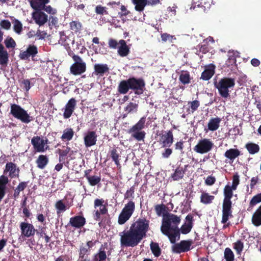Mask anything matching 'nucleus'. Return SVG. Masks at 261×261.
Wrapping results in <instances>:
<instances>
[{
	"label": "nucleus",
	"instance_id": "obj_1",
	"mask_svg": "<svg viewBox=\"0 0 261 261\" xmlns=\"http://www.w3.org/2000/svg\"><path fill=\"white\" fill-rule=\"evenodd\" d=\"M181 221L180 217L173 214H169L163 218L161 231L168 237L171 243H175L180 239L179 229L178 225Z\"/></svg>",
	"mask_w": 261,
	"mask_h": 261
},
{
	"label": "nucleus",
	"instance_id": "obj_2",
	"mask_svg": "<svg viewBox=\"0 0 261 261\" xmlns=\"http://www.w3.org/2000/svg\"><path fill=\"white\" fill-rule=\"evenodd\" d=\"M145 82L142 78L131 77L119 83L118 91L120 94H125L130 89L134 92L135 94L140 95L145 89Z\"/></svg>",
	"mask_w": 261,
	"mask_h": 261
},
{
	"label": "nucleus",
	"instance_id": "obj_3",
	"mask_svg": "<svg viewBox=\"0 0 261 261\" xmlns=\"http://www.w3.org/2000/svg\"><path fill=\"white\" fill-rule=\"evenodd\" d=\"M236 85L234 78L223 77L218 81L215 79L214 81V87L218 90L219 95L224 98L230 96V92L233 89Z\"/></svg>",
	"mask_w": 261,
	"mask_h": 261
},
{
	"label": "nucleus",
	"instance_id": "obj_4",
	"mask_svg": "<svg viewBox=\"0 0 261 261\" xmlns=\"http://www.w3.org/2000/svg\"><path fill=\"white\" fill-rule=\"evenodd\" d=\"M121 246L134 247L137 246L143 239L131 227L127 231H124L120 235Z\"/></svg>",
	"mask_w": 261,
	"mask_h": 261
},
{
	"label": "nucleus",
	"instance_id": "obj_5",
	"mask_svg": "<svg viewBox=\"0 0 261 261\" xmlns=\"http://www.w3.org/2000/svg\"><path fill=\"white\" fill-rule=\"evenodd\" d=\"M260 202H261V192L252 197L249 203V208H252ZM251 221L252 224L255 226L261 225V204L253 214Z\"/></svg>",
	"mask_w": 261,
	"mask_h": 261
},
{
	"label": "nucleus",
	"instance_id": "obj_6",
	"mask_svg": "<svg viewBox=\"0 0 261 261\" xmlns=\"http://www.w3.org/2000/svg\"><path fill=\"white\" fill-rule=\"evenodd\" d=\"M146 120V117H141L138 122L128 130L131 136L138 141H144L145 137L146 134L142 129L145 127Z\"/></svg>",
	"mask_w": 261,
	"mask_h": 261
},
{
	"label": "nucleus",
	"instance_id": "obj_7",
	"mask_svg": "<svg viewBox=\"0 0 261 261\" xmlns=\"http://www.w3.org/2000/svg\"><path fill=\"white\" fill-rule=\"evenodd\" d=\"M149 223L148 219L145 217H140L131 224L130 227L144 238L150 229Z\"/></svg>",
	"mask_w": 261,
	"mask_h": 261
},
{
	"label": "nucleus",
	"instance_id": "obj_8",
	"mask_svg": "<svg viewBox=\"0 0 261 261\" xmlns=\"http://www.w3.org/2000/svg\"><path fill=\"white\" fill-rule=\"evenodd\" d=\"M10 114L14 118L25 123H29L33 120V117L30 116L27 111L16 104L11 105Z\"/></svg>",
	"mask_w": 261,
	"mask_h": 261
},
{
	"label": "nucleus",
	"instance_id": "obj_9",
	"mask_svg": "<svg viewBox=\"0 0 261 261\" xmlns=\"http://www.w3.org/2000/svg\"><path fill=\"white\" fill-rule=\"evenodd\" d=\"M135 210V203L132 200H129L125 204L121 213L119 215L118 223L120 225L125 224L131 217Z\"/></svg>",
	"mask_w": 261,
	"mask_h": 261
},
{
	"label": "nucleus",
	"instance_id": "obj_10",
	"mask_svg": "<svg viewBox=\"0 0 261 261\" xmlns=\"http://www.w3.org/2000/svg\"><path fill=\"white\" fill-rule=\"evenodd\" d=\"M74 61L70 67V71L74 75H81L86 70V64L81 57L73 55L72 57Z\"/></svg>",
	"mask_w": 261,
	"mask_h": 261
},
{
	"label": "nucleus",
	"instance_id": "obj_11",
	"mask_svg": "<svg viewBox=\"0 0 261 261\" xmlns=\"http://www.w3.org/2000/svg\"><path fill=\"white\" fill-rule=\"evenodd\" d=\"M213 142L207 138L199 140L197 144L194 147L193 150L196 153L204 154L210 152L214 147Z\"/></svg>",
	"mask_w": 261,
	"mask_h": 261
},
{
	"label": "nucleus",
	"instance_id": "obj_12",
	"mask_svg": "<svg viewBox=\"0 0 261 261\" xmlns=\"http://www.w3.org/2000/svg\"><path fill=\"white\" fill-rule=\"evenodd\" d=\"M231 201L223 200L222 204V218L221 223L224 224L223 228H226L230 225V222H227L229 218L232 217L231 210Z\"/></svg>",
	"mask_w": 261,
	"mask_h": 261
},
{
	"label": "nucleus",
	"instance_id": "obj_13",
	"mask_svg": "<svg viewBox=\"0 0 261 261\" xmlns=\"http://www.w3.org/2000/svg\"><path fill=\"white\" fill-rule=\"evenodd\" d=\"M49 0H31L30 4L31 7L34 10H44L49 14H54L53 8L50 6H45L48 4Z\"/></svg>",
	"mask_w": 261,
	"mask_h": 261
},
{
	"label": "nucleus",
	"instance_id": "obj_14",
	"mask_svg": "<svg viewBox=\"0 0 261 261\" xmlns=\"http://www.w3.org/2000/svg\"><path fill=\"white\" fill-rule=\"evenodd\" d=\"M158 142L162 147H170L174 141V137L172 130L164 132V133H160L159 135Z\"/></svg>",
	"mask_w": 261,
	"mask_h": 261
},
{
	"label": "nucleus",
	"instance_id": "obj_15",
	"mask_svg": "<svg viewBox=\"0 0 261 261\" xmlns=\"http://www.w3.org/2000/svg\"><path fill=\"white\" fill-rule=\"evenodd\" d=\"M174 244V245L172 247L173 252L176 253H180L187 252L191 249L192 241L190 240H182L179 243Z\"/></svg>",
	"mask_w": 261,
	"mask_h": 261
},
{
	"label": "nucleus",
	"instance_id": "obj_16",
	"mask_svg": "<svg viewBox=\"0 0 261 261\" xmlns=\"http://www.w3.org/2000/svg\"><path fill=\"white\" fill-rule=\"evenodd\" d=\"M20 172L19 168L17 165L12 162L6 164L5 168L4 170V174L8 173V176L11 178L18 177Z\"/></svg>",
	"mask_w": 261,
	"mask_h": 261
},
{
	"label": "nucleus",
	"instance_id": "obj_17",
	"mask_svg": "<svg viewBox=\"0 0 261 261\" xmlns=\"http://www.w3.org/2000/svg\"><path fill=\"white\" fill-rule=\"evenodd\" d=\"M21 236L29 238L34 236L36 229L32 224L22 222L20 224Z\"/></svg>",
	"mask_w": 261,
	"mask_h": 261
},
{
	"label": "nucleus",
	"instance_id": "obj_18",
	"mask_svg": "<svg viewBox=\"0 0 261 261\" xmlns=\"http://www.w3.org/2000/svg\"><path fill=\"white\" fill-rule=\"evenodd\" d=\"M76 100L74 98H70L65 106L63 117L65 119L70 118L76 107Z\"/></svg>",
	"mask_w": 261,
	"mask_h": 261
},
{
	"label": "nucleus",
	"instance_id": "obj_19",
	"mask_svg": "<svg viewBox=\"0 0 261 261\" xmlns=\"http://www.w3.org/2000/svg\"><path fill=\"white\" fill-rule=\"evenodd\" d=\"M38 53L37 46L34 44H30L28 45L26 50L20 53L19 56L21 60H27L30 57L32 58L35 57Z\"/></svg>",
	"mask_w": 261,
	"mask_h": 261
},
{
	"label": "nucleus",
	"instance_id": "obj_20",
	"mask_svg": "<svg viewBox=\"0 0 261 261\" xmlns=\"http://www.w3.org/2000/svg\"><path fill=\"white\" fill-rule=\"evenodd\" d=\"M32 17L40 26L45 24L48 20V16L41 10H35L32 14Z\"/></svg>",
	"mask_w": 261,
	"mask_h": 261
},
{
	"label": "nucleus",
	"instance_id": "obj_21",
	"mask_svg": "<svg viewBox=\"0 0 261 261\" xmlns=\"http://www.w3.org/2000/svg\"><path fill=\"white\" fill-rule=\"evenodd\" d=\"M193 216L190 214H188L186 217V222L179 229V232L184 234L189 233L193 227Z\"/></svg>",
	"mask_w": 261,
	"mask_h": 261
},
{
	"label": "nucleus",
	"instance_id": "obj_22",
	"mask_svg": "<svg viewBox=\"0 0 261 261\" xmlns=\"http://www.w3.org/2000/svg\"><path fill=\"white\" fill-rule=\"evenodd\" d=\"M31 143L34 149L38 152H44L48 148V146H46L45 148L43 147L44 143L42 141V138L40 136L33 137L31 140Z\"/></svg>",
	"mask_w": 261,
	"mask_h": 261
},
{
	"label": "nucleus",
	"instance_id": "obj_23",
	"mask_svg": "<svg viewBox=\"0 0 261 261\" xmlns=\"http://www.w3.org/2000/svg\"><path fill=\"white\" fill-rule=\"evenodd\" d=\"M97 136L94 131H89L84 138L86 147H91L96 144Z\"/></svg>",
	"mask_w": 261,
	"mask_h": 261
},
{
	"label": "nucleus",
	"instance_id": "obj_24",
	"mask_svg": "<svg viewBox=\"0 0 261 261\" xmlns=\"http://www.w3.org/2000/svg\"><path fill=\"white\" fill-rule=\"evenodd\" d=\"M69 224L76 228H81L86 224V219L83 216H75L70 218Z\"/></svg>",
	"mask_w": 261,
	"mask_h": 261
},
{
	"label": "nucleus",
	"instance_id": "obj_25",
	"mask_svg": "<svg viewBox=\"0 0 261 261\" xmlns=\"http://www.w3.org/2000/svg\"><path fill=\"white\" fill-rule=\"evenodd\" d=\"M94 73L98 76H102L109 73V68L106 64H96L94 66Z\"/></svg>",
	"mask_w": 261,
	"mask_h": 261
},
{
	"label": "nucleus",
	"instance_id": "obj_26",
	"mask_svg": "<svg viewBox=\"0 0 261 261\" xmlns=\"http://www.w3.org/2000/svg\"><path fill=\"white\" fill-rule=\"evenodd\" d=\"M120 45L118 47V54L121 57H126L130 53V48L125 40L121 39L119 41Z\"/></svg>",
	"mask_w": 261,
	"mask_h": 261
},
{
	"label": "nucleus",
	"instance_id": "obj_27",
	"mask_svg": "<svg viewBox=\"0 0 261 261\" xmlns=\"http://www.w3.org/2000/svg\"><path fill=\"white\" fill-rule=\"evenodd\" d=\"M91 171V170L90 169L85 170L84 176L86 178L90 186H95L100 182L101 177L97 175H90L89 173Z\"/></svg>",
	"mask_w": 261,
	"mask_h": 261
},
{
	"label": "nucleus",
	"instance_id": "obj_28",
	"mask_svg": "<svg viewBox=\"0 0 261 261\" xmlns=\"http://www.w3.org/2000/svg\"><path fill=\"white\" fill-rule=\"evenodd\" d=\"M188 165H186L184 168L182 167L178 166L175 170L174 172L171 175V177L174 180H178L183 178L185 172L186 171Z\"/></svg>",
	"mask_w": 261,
	"mask_h": 261
},
{
	"label": "nucleus",
	"instance_id": "obj_29",
	"mask_svg": "<svg viewBox=\"0 0 261 261\" xmlns=\"http://www.w3.org/2000/svg\"><path fill=\"white\" fill-rule=\"evenodd\" d=\"M215 66L213 64H210L202 72L201 79L204 81L209 80L215 73Z\"/></svg>",
	"mask_w": 261,
	"mask_h": 261
},
{
	"label": "nucleus",
	"instance_id": "obj_30",
	"mask_svg": "<svg viewBox=\"0 0 261 261\" xmlns=\"http://www.w3.org/2000/svg\"><path fill=\"white\" fill-rule=\"evenodd\" d=\"M91 249L82 244L80 246L79 251V258L80 261H90L89 255L90 254Z\"/></svg>",
	"mask_w": 261,
	"mask_h": 261
},
{
	"label": "nucleus",
	"instance_id": "obj_31",
	"mask_svg": "<svg viewBox=\"0 0 261 261\" xmlns=\"http://www.w3.org/2000/svg\"><path fill=\"white\" fill-rule=\"evenodd\" d=\"M9 61V54L4 45L0 43V64L7 65Z\"/></svg>",
	"mask_w": 261,
	"mask_h": 261
},
{
	"label": "nucleus",
	"instance_id": "obj_32",
	"mask_svg": "<svg viewBox=\"0 0 261 261\" xmlns=\"http://www.w3.org/2000/svg\"><path fill=\"white\" fill-rule=\"evenodd\" d=\"M221 119L219 117L212 118L207 124V127L210 130L215 131L218 129Z\"/></svg>",
	"mask_w": 261,
	"mask_h": 261
},
{
	"label": "nucleus",
	"instance_id": "obj_33",
	"mask_svg": "<svg viewBox=\"0 0 261 261\" xmlns=\"http://www.w3.org/2000/svg\"><path fill=\"white\" fill-rule=\"evenodd\" d=\"M49 160L47 156L43 154L39 155L36 161L37 167L40 169L45 168Z\"/></svg>",
	"mask_w": 261,
	"mask_h": 261
},
{
	"label": "nucleus",
	"instance_id": "obj_34",
	"mask_svg": "<svg viewBox=\"0 0 261 261\" xmlns=\"http://www.w3.org/2000/svg\"><path fill=\"white\" fill-rule=\"evenodd\" d=\"M240 154L241 152L238 149L231 148L225 151L224 156L230 160L233 161Z\"/></svg>",
	"mask_w": 261,
	"mask_h": 261
},
{
	"label": "nucleus",
	"instance_id": "obj_35",
	"mask_svg": "<svg viewBox=\"0 0 261 261\" xmlns=\"http://www.w3.org/2000/svg\"><path fill=\"white\" fill-rule=\"evenodd\" d=\"M239 53L237 51L229 50L228 52V59L226 61V65L228 66L233 65L236 63V58L238 57Z\"/></svg>",
	"mask_w": 261,
	"mask_h": 261
},
{
	"label": "nucleus",
	"instance_id": "obj_36",
	"mask_svg": "<svg viewBox=\"0 0 261 261\" xmlns=\"http://www.w3.org/2000/svg\"><path fill=\"white\" fill-rule=\"evenodd\" d=\"M245 148L250 154H254L259 152L260 147L259 145L253 142H249L245 144Z\"/></svg>",
	"mask_w": 261,
	"mask_h": 261
},
{
	"label": "nucleus",
	"instance_id": "obj_37",
	"mask_svg": "<svg viewBox=\"0 0 261 261\" xmlns=\"http://www.w3.org/2000/svg\"><path fill=\"white\" fill-rule=\"evenodd\" d=\"M109 153L113 161H114L115 164L117 165V167L120 168L121 165L119 161L120 155L118 152L117 149L116 148H113L110 150Z\"/></svg>",
	"mask_w": 261,
	"mask_h": 261
},
{
	"label": "nucleus",
	"instance_id": "obj_38",
	"mask_svg": "<svg viewBox=\"0 0 261 261\" xmlns=\"http://www.w3.org/2000/svg\"><path fill=\"white\" fill-rule=\"evenodd\" d=\"M74 132L71 128H67L63 130V135L61 138L63 141H69L72 140Z\"/></svg>",
	"mask_w": 261,
	"mask_h": 261
},
{
	"label": "nucleus",
	"instance_id": "obj_39",
	"mask_svg": "<svg viewBox=\"0 0 261 261\" xmlns=\"http://www.w3.org/2000/svg\"><path fill=\"white\" fill-rule=\"evenodd\" d=\"M107 254L104 249L101 247L98 252L94 254L93 261H106Z\"/></svg>",
	"mask_w": 261,
	"mask_h": 261
},
{
	"label": "nucleus",
	"instance_id": "obj_40",
	"mask_svg": "<svg viewBox=\"0 0 261 261\" xmlns=\"http://www.w3.org/2000/svg\"><path fill=\"white\" fill-rule=\"evenodd\" d=\"M133 3L135 5V10L137 11H142L144 7L147 5L148 0H132Z\"/></svg>",
	"mask_w": 261,
	"mask_h": 261
},
{
	"label": "nucleus",
	"instance_id": "obj_41",
	"mask_svg": "<svg viewBox=\"0 0 261 261\" xmlns=\"http://www.w3.org/2000/svg\"><path fill=\"white\" fill-rule=\"evenodd\" d=\"M28 182L21 181L19 183L16 189L14 190L13 197L16 199L19 196L20 192L23 191L27 187Z\"/></svg>",
	"mask_w": 261,
	"mask_h": 261
},
{
	"label": "nucleus",
	"instance_id": "obj_42",
	"mask_svg": "<svg viewBox=\"0 0 261 261\" xmlns=\"http://www.w3.org/2000/svg\"><path fill=\"white\" fill-rule=\"evenodd\" d=\"M233 190H234V189H232V187L229 185L225 186L224 189V198L223 200L231 201V199L233 196Z\"/></svg>",
	"mask_w": 261,
	"mask_h": 261
},
{
	"label": "nucleus",
	"instance_id": "obj_43",
	"mask_svg": "<svg viewBox=\"0 0 261 261\" xmlns=\"http://www.w3.org/2000/svg\"><path fill=\"white\" fill-rule=\"evenodd\" d=\"M179 80L184 85L189 84L191 82L189 72L187 71H182L179 75Z\"/></svg>",
	"mask_w": 261,
	"mask_h": 261
},
{
	"label": "nucleus",
	"instance_id": "obj_44",
	"mask_svg": "<svg viewBox=\"0 0 261 261\" xmlns=\"http://www.w3.org/2000/svg\"><path fill=\"white\" fill-rule=\"evenodd\" d=\"M151 251L155 257H158L162 253V250L158 243L151 242L150 244Z\"/></svg>",
	"mask_w": 261,
	"mask_h": 261
},
{
	"label": "nucleus",
	"instance_id": "obj_45",
	"mask_svg": "<svg viewBox=\"0 0 261 261\" xmlns=\"http://www.w3.org/2000/svg\"><path fill=\"white\" fill-rule=\"evenodd\" d=\"M214 198V196L210 195L207 193L202 192L200 196V202L205 204H210Z\"/></svg>",
	"mask_w": 261,
	"mask_h": 261
},
{
	"label": "nucleus",
	"instance_id": "obj_46",
	"mask_svg": "<svg viewBox=\"0 0 261 261\" xmlns=\"http://www.w3.org/2000/svg\"><path fill=\"white\" fill-rule=\"evenodd\" d=\"M70 205L67 206L63 202L62 200L57 201L55 204V207L57 209V213L59 215L61 212H65L68 208Z\"/></svg>",
	"mask_w": 261,
	"mask_h": 261
},
{
	"label": "nucleus",
	"instance_id": "obj_47",
	"mask_svg": "<svg viewBox=\"0 0 261 261\" xmlns=\"http://www.w3.org/2000/svg\"><path fill=\"white\" fill-rule=\"evenodd\" d=\"M233 248L235 250L236 253L238 255H241L244 249V243L241 240H237L232 244Z\"/></svg>",
	"mask_w": 261,
	"mask_h": 261
},
{
	"label": "nucleus",
	"instance_id": "obj_48",
	"mask_svg": "<svg viewBox=\"0 0 261 261\" xmlns=\"http://www.w3.org/2000/svg\"><path fill=\"white\" fill-rule=\"evenodd\" d=\"M70 28L74 33L79 32L82 27V23L79 20L72 21L69 23Z\"/></svg>",
	"mask_w": 261,
	"mask_h": 261
},
{
	"label": "nucleus",
	"instance_id": "obj_49",
	"mask_svg": "<svg viewBox=\"0 0 261 261\" xmlns=\"http://www.w3.org/2000/svg\"><path fill=\"white\" fill-rule=\"evenodd\" d=\"M188 103L190 105V108L187 110L188 114L193 113L200 106V102L197 100L190 101Z\"/></svg>",
	"mask_w": 261,
	"mask_h": 261
},
{
	"label": "nucleus",
	"instance_id": "obj_50",
	"mask_svg": "<svg viewBox=\"0 0 261 261\" xmlns=\"http://www.w3.org/2000/svg\"><path fill=\"white\" fill-rule=\"evenodd\" d=\"M224 257L226 261H234V254L230 248L227 247L225 249Z\"/></svg>",
	"mask_w": 261,
	"mask_h": 261
},
{
	"label": "nucleus",
	"instance_id": "obj_51",
	"mask_svg": "<svg viewBox=\"0 0 261 261\" xmlns=\"http://www.w3.org/2000/svg\"><path fill=\"white\" fill-rule=\"evenodd\" d=\"M138 105L137 103L130 102L127 105L124 110L127 113H136L138 111Z\"/></svg>",
	"mask_w": 261,
	"mask_h": 261
},
{
	"label": "nucleus",
	"instance_id": "obj_52",
	"mask_svg": "<svg viewBox=\"0 0 261 261\" xmlns=\"http://www.w3.org/2000/svg\"><path fill=\"white\" fill-rule=\"evenodd\" d=\"M6 47L9 48H14L16 46L15 40L10 36H7L4 40Z\"/></svg>",
	"mask_w": 261,
	"mask_h": 261
},
{
	"label": "nucleus",
	"instance_id": "obj_53",
	"mask_svg": "<svg viewBox=\"0 0 261 261\" xmlns=\"http://www.w3.org/2000/svg\"><path fill=\"white\" fill-rule=\"evenodd\" d=\"M161 38L163 42L168 41L170 43H173V40L176 39L175 36L171 35L167 33L161 34Z\"/></svg>",
	"mask_w": 261,
	"mask_h": 261
},
{
	"label": "nucleus",
	"instance_id": "obj_54",
	"mask_svg": "<svg viewBox=\"0 0 261 261\" xmlns=\"http://www.w3.org/2000/svg\"><path fill=\"white\" fill-rule=\"evenodd\" d=\"M108 213V208L107 206H103L99 208V210L95 211L94 215V219L96 221H99L100 218V215H105Z\"/></svg>",
	"mask_w": 261,
	"mask_h": 261
},
{
	"label": "nucleus",
	"instance_id": "obj_55",
	"mask_svg": "<svg viewBox=\"0 0 261 261\" xmlns=\"http://www.w3.org/2000/svg\"><path fill=\"white\" fill-rule=\"evenodd\" d=\"M13 29L16 33L18 34H21L22 30V25L20 21L15 19L14 22Z\"/></svg>",
	"mask_w": 261,
	"mask_h": 261
},
{
	"label": "nucleus",
	"instance_id": "obj_56",
	"mask_svg": "<svg viewBox=\"0 0 261 261\" xmlns=\"http://www.w3.org/2000/svg\"><path fill=\"white\" fill-rule=\"evenodd\" d=\"M166 206L163 204H157L155 206V211L158 216H160L162 214H164L166 211Z\"/></svg>",
	"mask_w": 261,
	"mask_h": 261
},
{
	"label": "nucleus",
	"instance_id": "obj_57",
	"mask_svg": "<svg viewBox=\"0 0 261 261\" xmlns=\"http://www.w3.org/2000/svg\"><path fill=\"white\" fill-rule=\"evenodd\" d=\"M71 148L69 147H67L65 150L59 149V161L61 162L65 159V157L70 152Z\"/></svg>",
	"mask_w": 261,
	"mask_h": 261
},
{
	"label": "nucleus",
	"instance_id": "obj_58",
	"mask_svg": "<svg viewBox=\"0 0 261 261\" xmlns=\"http://www.w3.org/2000/svg\"><path fill=\"white\" fill-rule=\"evenodd\" d=\"M135 187H131L129 189L127 190L124 195V199H128L130 198H134Z\"/></svg>",
	"mask_w": 261,
	"mask_h": 261
},
{
	"label": "nucleus",
	"instance_id": "obj_59",
	"mask_svg": "<svg viewBox=\"0 0 261 261\" xmlns=\"http://www.w3.org/2000/svg\"><path fill=\"white\" fill-rule=\"evenodd\" d=\"M95 12L97 14L103 15L108 14V12L106 10V8L101 5H98L95 8Z\"/></svg>",
	"mask_w": 261,
	"mask_h": 261
},
{
	"label": "nucleus",
	"instance_id": "obj_60",
	"mask_svg": "<svg viewBox=\"0 0 261 261\" xmlns=\"http://www.w3.org/2000/svg\"><path fill=\"white\" fill-rule=\"evenodd\" d=\"M239 176L237 173H236L232 177V184L231 187H232V189H234V190H236L237 186L239 185Z\"/></svg>",
	"mask_w": 261,
	"mask_h": 261
},
{
	"label": "nucleus",
	"instance_id": "obj_61",
	"mask_svg": "<svg viewBox=\"0 0 261 261\" xmlns=\"http://www.w3.org/2000/svg\"><path fill=\"white\" fill-rule=\"evenodd\" d=\"M9 180L7 176L4 175L0 176V187L6 189V185L9 182Z\"/></svg>",
	"mask_w": 261,
	"mask_h": 261
},
{
	"label": "nucleus",
	"instance_id": "obj_62",
	"mask_svg": "<svg viewBox=\"0 0 261 261\" xmlns=\"http://www.w3.org/2000/svg\"><path fill=\"white\" fill-rule=\"evenodd\" d=\"M105 202V200L101 198V199H96L94 200V208H97L98 207H100V208L102 207L103 206H106L105 204H103V203Z\"/></svg>",
	"mask_w": 261,
	"mask_h": 261
},
{
	"label": "nucleus",
	"instance_id": "obj_63",
	"mask_svg": "<svg viewBox=\"0 0 261 261\" xmlns=\"http://www.w3.org/2000/svg\"><path fill=\"white\" fill-rule=\"evenodd\" d=\"M0 25L3 29L8 30L10 29L11 24L8 20H3L0 22Z\"/></svg>",
	"mask_w": 261,
	"mask_h": 261
},
{
	"label": "nucleus",
	"instance_id": "obj_64",
	"mask_svg": "<svg viewBox=\"0 0 261 261\" xmlns=\"http://www.w3.org/2000/svg\"><path fill=\"white\" fill-rule=\"evenodd\" d=\"M215 182L216 178L212 175L208 176L205 180V184L207 186H212L214 185Z\"/></svg>",
	"mask_w": 261,
	"mask_h": 261
}]
</instances>
